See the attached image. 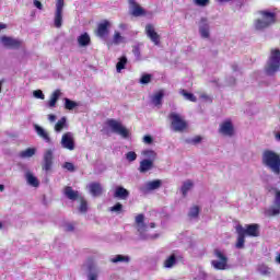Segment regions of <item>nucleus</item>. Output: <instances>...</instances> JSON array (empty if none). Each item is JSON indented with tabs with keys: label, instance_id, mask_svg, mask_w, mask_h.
<instances>
[{
	"label": "nucleus",
	"instance_id": "nucleus-1",
	"mask_svg": "<svg viewBox=\"0 0 280 280\" xmlns=\"http://www.w3.org/2000/svg\"><path fill=\"white\" fill-rule=\"evenodd\" d=\"M261 164L277 176L280 175V155L272 150H265L261 155Z\"/></svg>",
	"mask_w": 280,
	"mask_h": 280
},
{
	"label": "nucleus",
	"instance_id": "nucleus-2",
	"mask_svg": "<svg viewBox=\"0 0 280 280\" xmlns=\"http://www.w3.org/2000/svg\"><path fill=\"white\" fill-rule=\"evenodd\" d=\"M277 22V15L270 11H260V16L254 21V30L256 32H266Z\"/></svg>",
	"mask_w": 280,
	"mask_h": 280
},
{
	"label": "nucleus",
	"instance_id": "nucleus-3",
	"mask_svg": "<svg viewBox=\"0 0 280 280\" xmlns=\"http://www.w3.org/2000/svg\"><path fill=\"white\" fill-rule=\"evenodd\" d=\"M280 71V49L272 48L270 50L267 63L265 66V73L267 75H276Z\"/></svg>",
	"mask_w": 280,
	"mask_h": 280
},
{
	"label": "nucleus",
	"instance_id": "nucleus-4",
	"mask_svg": "<svg viewBox=\"0 0 280 280\" xmlns=\"http://www.w3.org/2000/svg\"><path fill=\"white\" fill-rule=\"evenodd\" d=\"M168 119L171 121V130H173V132H184L187 129V121L183 115L172 112L168 115Z\"/></svg>",
	"mask_w": 280,
	"mask_h": 280
},
{
	"label": "nucleus",
	"instance_id": "nucleus-5",
	"mask_svg": "<svg viewBox=\"0 0 280 280\" xmlns=\"http://www.w3.org/2000/svg\"><path fill=\"white\" fill-rule=\"evenodd\" d=\"M135 229L140 240H152V235L148 234V224H145V215L138 214L135 219Z\"/></svg>",
	"mask_w": 280,
	"mask_h": 280
},
{
	"label": "nucleus",
	"instance_id": "nucleus-6",
	"mask_svg": "<svg viewBox=\"0 0 280 280\" xmlns=\"http://www.w3.org/2000/svg\"><path fill=\"white\" fill-rule=\"evenodd\" d=\"M106 125L108 128H110L112 132L119 135V137H122V139H128V137H130V131L121 124V121L116 119H108Z\"/></svg>",
	"mask_w": 280,
	"mask_h": 280
},
{
	"label": "nucleus",
	"instance_id": "nucleus-7",
	"mask_svg": "<svg viewBox=\"0 0 280 280\" xmlns=\"http://www.w3.org/2000/svg\"><path fill=\"white\" fill-rule=\"evenodd\" d=\"M214 257H217V260L211 261L214 270H229V257L225 256L224 252L214 249Z\"/></svg>",
	"mask_w": 280,
	"mask_h": 280
},
{
	"label": "nucleus",
	"instance_id": "nucleus-8",
	"mask_svg": "<svg viewBox=\"0 0 280 280\" xmlns=\"http://www.w3.org/2000/svg\"><path fill=\"white\" fill-rule=\"evenodd\" d=\"M265 215L267 218L280 215V190L276 191L273 205L265 210Z\"/></svg>",
	"mask_w": 280,
	"mask_h": 280
},
{
	"label": "nucleus",
	"instance_id": "nucleus-9",
	"mask_svg": "<svg viewBox=\"0 0 280 280\" xmlns=\"http://www.w3.org/2000/svg\"><path fill=\"white\" fill-rule=\"evenodd\" d=\"M65 10V0H57L56 1V10L54 16V25L57 30L62 27V12Z\"/></svg>",
	"mask_w": 280,
	"mask_h": 280
},
{
	"label": "nucleus",
	"instance_id": "nucleus-10",
	"mask_svg": "<svg viewBox=\"0 0 280 280\" xmlns=\"http://www.w3.org/2000/svg\"><path fill=\"white\" fill-rule=\"evenodd\" d=\"M60 143L63 150H69L70 152H72V150H75V138L73 137L72 132L63 133Z\"/></svg>",
	"mask_w": 280,
	"mask_h": 280
},
{
	"label": "nucleus",
	"instance_id": "nucleus-11",
	"mask_svg": "<svg viewBox=\"0 0 280 280\" xmlns=\"http://www.w3.org/2000/svg\"><path fill=\"white\" fill-rule=\"evenodd\" d=\"M198 26L201 38H209V36H211V22L208 18H201Z\"/></svg>",
	"mask_w": 280,
	"mask_h": 280
},
{
	"label": "nucleus",
	"instance_id": "nucleus-12",
	"mask_svg": "<svg viewBox=\"0 0 280 280\" xmlns=\"http://www.w3.org/2000/svg\"><path fill=\"white\" fill-rule=\"evenodd\" d=\"M0 43L3 47H7V49H20L21 45H23V40L8 36H2Z\"/></svg>",
	"mask_w": 280,
	"mask_h": 280
},
{
	"label": "nucleus",
	"instance_id": "nucleus-13",
	"mask_svg": "<svg viewBox=\"0 0 280 280\" xmlns=\"http://www.w3.org/2000/svg\"><path fill=\"white\" fill-rule=\"evenodd\" d=\"M101 270L95 264H89L85 269L86 280H100Z\"/></svg>",
	"mask_w": 280,
	"mask_h": 280
},
{
	"label": "nucleus",
	"instance_id": "nucleus-14",
	"mask_svg": "<svg viewBox=\"0 0 280 280\" xmlns=\"http://www.w3.org/2000/svg\"><path fill=\"white\" fill-rule=\"evenodd\" d=\"M144 32L148 36V38H150V40H152V43L156 46L161 45V35H159V33H156V31L154 30V25L152 24H147Z\"/></svg>",
	"mask_w": 280,
	"mask_h": 280
},
{
	"label": "nucleus",
	"instance_id": "nucleus-15",
	"mask_svg": "<svg viewBox=\"0 0 280 280\" xmlns=\"http://www.w3.org/2000/svg\"><path fill=\"white\" fill-rule=\"evenodd\" d=\"M220 135H223L224 137H233L235 132V128L233 127V122L228 119L221 122L219 128Z\"/></svg>",
	"mask_w": 280,
	"mask_h": 280
},
{
	"label": "nucleus",
	"instance_id": "nucleus-16",
	"mask_svg": "<svg viewBox=\"0 0 280 280\" xmlns=\"http://www.w3.org/2000/svg\"><path fill=\"white\" fill-rule=\"evenodd\" d=\"M54 165V151L51 149L46 150L44 153V163L42 168L44 172H51V167Z\"/></svg>",
	"mask_w": 280,
	"mask_h": 280
},
{
	"label": "nucleus",
	"instance_id": "nucleus-17",
	"mask_svg": "<svg viewBox=\"0 0 280 280\" xmlns=\"http://www.w3.org/2000/svg\"><path fill=\"white\" fill-rule=\"evenodd\" d=\"M113 197L117 200H128V198H130V191L122 186H116Z\"/></svg>",
	"mask_w": 280,
	"mask_h": 280
},
{
	"label": "nucleus",
	"instance_id": "nucleus-18",
	"mask_svg": "<svg viewBox=\"0 0 280 280\" xmlns=\"http://www.w3.org/2000/svg\"><path fill=\"white\" fill-rule=\"evenodd\" d=\"M25 180L30 187H40V182L38 177L34 175L31 171H26L24 174Z\"/></svg>",
	"mask_w": 280,
	"mask_h": 280
},
{
	"label": "nucleus",
	"instance_id": "nucleus-19",
	"mask_svg": "<svg viewBox=\"0 0 280 280\" xmlns=\"http://www.w3.org/2000/svg\"><path fill=\"white\" fill-rule=\"evenodd\" d=\"M236 233H237V242H236V248L241 249L244 248V244L246 242L245 237L246 234H244V226L237 225L236 226Z\"/></svg>",
	"mask_w": 280,
	"mask_h": 280
},
{
	"label": "nucleus",
	"instance_id": "nucleus-20",
	"mask_svg": "<svg viewBox=\"0 0 280 280\" xmlns=\"http://www.w3.org/2000/svg\"><path fill=\"white\" fill-rule=\"evenodd\" d=\"M129 5L131 7L132 16H143L145 15V10L137 4V0H129Z\"/></svg>",
	"mask_w": 280,
	"mask_h": 280
},
{
	"label": "nucleus",
	"instance_id": "nucleus-21",
	"mask_svg": "<svg viewBox=\"0 0 280 280\" xmlns=\"http://www.w3.org/2000/svg\"><path fill=\"white\" fill-rule=\"evenodd\" d=\"M244 235H249V237H259V224L254 223L246 225V229H244Z\"/></svg>",
	"mask_w": 280,
	"mask_h": 280
},
{
	"label": "nucleus",
	"instance_id": "nucleus-22",
	"mask_svg": "<svg viewBox=\"0 0 280 280\" xmlns=\"http://www.w3.org/2000/svg\"><path fill=\"white\" fill-rule=\"evenodd\" d=\"M34 130L36 135H38L40 139H43L46 143H51V138L49 137L47 130H45L43 127L38 125H34Z\"/></svg>",
	"mask_w": 280,
	"mask_h": 280
},
{
	"label": "nucleus",
	"instance_id": "nucleus-23",
	"mask_svg": "<svg viewBox=\"0 0 280 280\" xmlns=\"http://www.w3.org/2000/svg\"><path fill=\"white\" fill-rule=\"evenodd\" d=\"M178 264V256L176 254H171L163 262V267L166 269H172Z\"/></svg>",
	"mask_w": 280,
	"mask_h": 280
},
{
	"label": "nucleus",
	"instance_id": "nucleus-24",
	"mask_svg": "<svg viewBox=\"0 0 280 280\" xmlns=\"http://www.w3.org/2000/svg\"><path fill=\"white\" fill-rule=\"evenodd\" d=\"M110 25V22L104 21L103 23L98 24L97 31H96V36L100 38H104L108 34V26Z\"/></svg>",
	"mask_w": 280,
	"mask_h": 280
},
{
	"label": "nucleus",
	"instance_id": "nucleus-25",
	"mask_svg": "<svg viewBox=\"0 0 280 280\" xmlns=\"http://www.w3.org/2000/svg\"><path fill=\"white\" fill-rule=\"evenodd\" d=\"M63 194L68 197L69 200H78V198H82V196H80V192L78 190H73L71 186H67L63 189Z\"/></svg>",
	"mask_w": 280,
	"mask_h": 280
},
{
	"label": "nucleus",
	"instance_id": "nucleus-26",
	"mask_svg": "<svg viewBox=\"0 0 280 280\" xmlns=\"http://www.w3.org/2000/svg\"><path fill=\"white\" fill-rule=\"evenodd\" d=\"M60 95H62V92H60V90H56L50 95V100L47 103V108H56V104L58 103V100H60Z\"/></svg>",
	"mask_w": 280,
	"mask_h": 280
},
{
	"label": "nucleus",
	"instance_id": "nucleus-27",
	"mask_svg": "<svg viewBox=\"0 0 280 280\" xmlns=\"http://www.w3.org/2000/svg\"><path fill=\"white\" fill-rule=\"evenodd\" d=\"M154 168V162L149 160H142L140 162L139 172L141 174H145L147 172H150V170Z\"/></svg>",
	"mask_w": 280,
	"mask_h": 280
},
{
	"label": "nucleus",
	"instance_id": "nucleus-28",
	"mask_svg": "<svg viewBox=\"0 0 280 280\" xmlns=\"http://www.w3.org/2000/svg\"><path fill=\"white\" fill-rule=\"evenodd\" d=\"M163 185V182L161 179H154L151 182H147L144 185L145 191H154L155 189H160V187Z\"/></svg>",
	"mask_w": 280,
	"mask_h": 280
},
{
	"label": "nucleus",
	"instance_id": "nucleus-29",
	"mask_svg": "<svg viewBox=\"0 0 280 280\" xmlns=\"http://www.w3.org/2000/svg\"><path fill=\"white\" fill-rule=\"evenodd\" d=\"M89 190L94 198H96L97 196H102V184L92 183L89 185Z\"/></svg>",
	"mask_w": 280,
	"mask_h": 280
},
{
	"label": "nucleus",
	"instance_id": "nucleus-30",
	"mask_svg": "<svg viewBox=\"0 0 280 280\" xmlns=\"http://www.w3.org/2000/svg\"><path fill=\"white\" fill-rule=\"evenodd\" d=\"M192 187H194V182H191L189 179L184 182L182 185V188H180L182 196L184 198H187V194H189V191H191Z\"/></svg>",
	"mask_w": 280,
	"mask_h": 280
},
{
	"label": "nucleus",
	"instance_id": "nucleus-31",
	"mask_svg": "<svg viewBox=\"0 0 280 280\" xmlns=\"http://www.w3.org/2000/svg\"><path fill=\"white\" fill-rule=\"evenodd\" d=\"M163 91L156 92L152 97L151 102L154 106L161 107V104H163V97H164Z\"/></svg>",
	"mask_w": 280,
	"mask_h": 280
},
{
	"label": "nucleus",
	"instance_id": "nucleus-32",
	"mask_svg": "<svg viewBox=\"0 0 280 280\" xmlns=\"http://www.w3.org/2000/svg\"><path fill=\"white\" fill-rule=\"evenodd\" d=\"M78 43L80 47H89V45H91V36L84 33L78 37Z\"/></svg>",
	"mask_w": 280,
	"mask_h": 280
},
{
	"label": "nucleus",
	"instance_id": "nucleus-33",
	"mask_svg": "<svg viewBox=\"0 0 280 280\" xmlns=\"http://www.w3.org/2000/svg\"><path fill=\"white\" fill-rule=\"evenodd\" d=\"M113 264H130V256L116 255L112 258Z\"/></svg>",
	"mask_w": 280,
	"mask_h": 280
},
{
	"label": "nucleus",
	"instance_id": "nucleus-34",
	"mask_svg": "<svg viewBox=\"0 0 280 280\" xmlns=\"http://www.w3.org/2000/svg\"><path fill=\"white\" fill-rule=\"evenodd\" d=\"M67 128V117H61L55 125V132H62Z\"/></svg>",
	"mask_w": 280,
	"mask_h": 280
},
{
	"label": "nucleus",
	"instance_id": "nucleus-35",
	"mask_svg": "<svg viewBox=\"0 0 280 280\" xmlns=\"http://www.w3.org/2000/svg\"><path fill=\"white\" fill-rule=\"evenodd\" d=\"M142 156H144V161H151L154 163L156 161V152L152 150H144L141 152Z\"/></svg>",
	"mask_w": 280,
	"mask_h": 280
},
{
	"label": "nucleus",
	"instance_id": "nucleus-36",
	"mask_svg": "<svg viewBox=\"0 0 280 280\" xmlns=\"http://www.w3.org/2000/svg\"><path fill=\"white\" fill-rule=\"evenodd\" d=\"M36 154V148H28L20 152V159H32Z\"/></svg>",
	"mask_w": 280,
	"mask_h": 280
},
{
	"label": "nucleus",
	"instance_id": "nucleus-37",
	"mask_svg": "<svg viewBox=\"0 0 280 280\" xmlns=\"http://www.w3.org/2000/svg\"><path fill=\"white\" fill-rule=\"evenodd\" d=\"M126 65H128V58L126 56L120 57L116 65L117 73H121V70L126 69Z\"/></svg>",
	"mask_w": 280,
	"mask_h": 280
},
{
	"label": "nucleus",
	"instance_id": "nucleus-38",
	"mask_svg": "<svg viewBox=\"0 0 280 280\" xmlns=\"http://www.w3.org/2000/svg\"><path fill=\"white\" fill-rule=\"evenodd\" d=\"M63 106L66 108V110H73V108H78L79 104L74 101H71L70 98H63Z\"/></svg>",
	"mask_w": 280,
	"mask_h": 280
},
{
	"label": "nucleus",
	"instance_id": "nucleus-39",
	"mask_svg": "<svg viewBox=\"0 0 280 280\" xmlns=\"http://www.w3.org/2000/svg\"><path fill=\"white\" fill-rule=\"evenodd\" d=\"M198 215H200V207L192 206L188 212V218H190L191 220H196Z\"/></svg>",
	"mask_w": 280,
	"mask_h": 280
},
{
	"label": "nucleus",
	"instance_id": "nucleus-40",
	"mask_svg": "<svg viewBox=\"0 0 280 280\" xmlns=\"http://www.w3.org/2000/svg\"><path fill=\"white\" fill-rule=\"evenodd\" d=\"M179 93L188 102H196L197 101L196 96L192 93L186 92L185 90H180Z\"/></svg>",
	"mask_w": 280,
	"mask_h": 280
},
{
	"label": "nucleus",
	"instance_id": "nucleus-41",
	"mask_svg": "<svg viewBox=\"0 0 280 280\" xmlns=\"http://www.w3.org/2000/svg\"><path fill=\"white\" fill-rule=\"evenodd\" d=\"M109 211H112V213H117V215H119V213H124V205L117 202L114 207L109 208Z\"/></svg>",
	"mask_w": 280,
	"mask_h": 280
},
{
	"label": "nucleus",
	"instance_id": "nucleus-42",
	"mask_svg": "<svg viewBox=\"0 0 280 280\" xmlns=\"http://www.w3.org/2000/svg\"><path fill=\"white\" fill-rule=\"evenodd\" d=\"M258 272L264 277H270L271 269L266 265H261L258 267Z\"/></svg>",
	"mask_w": 280,
	"mask_h": 280
},
{
	"label": "nucleus",
	"instance_id": "nucleus-43",
	"mask_svg": "<svg viewBox=\"0 0 280 280\" xmlns=\"http://www.w3.org/2000/svg\"><path fill=\"white\" fill-rule=\"evenodd\" d=\"M125 38L121 36V34L117 31L114 33L113 43L114 45H120V43H124Z\"/></svg>",
	"mask_w": 280,
	"mask_h": 280
},
{
	"label": "nucleus",
	"instance_id": "nucleus-44",
	"mask_svg": "<svg viewBox=\"0 0 280 280\" xmlns=\"http://www.w3.org/2000/svg\"><path fill=\"white\" fill-rule=\"evenodd\" d=\"M192 3L198 8H207V5L210 3V0H192Z\"/></svg>",
	"mask_w": 280,
	"mask_h": 280
},
{
	"label": "nucleus",
	"instance_id": "nucleus-45",
	"mask_svg": "<svg viewBox=\"0 0 280 280\" xmlns=\"http://www.w3.org/2000/svg\"><path fill=\"white\" fill-rule=\"evenodd\" d=\"M81 203L79 207V211L80 213H86V211L89 210V207L86 205V200H84V198L80 197Z\"/></svg>",
	"mask_w": 280,
	"mask_h": 280
},
{
	"label": "nucleus",
	"instance_id": "nucleus-46",
	"mask_svg": "<svg viewBox=\"0 0 280 280\" xmlns=\"http://www.w3.org/2000/svg\"><path fill=\"white\" fill-rule=\"evenodd\" d=\"M125 158L127 159V161L129 163H132V162L137 161V153L135 151H129L126 153Z\"/></svg>",
	"mask_w": 280,
	"mask_h": 280
},
{
	"label": "nucleus",
	"instance_id": "nucleus-47",
	"mask_svg": "<svg viewBox=\"0 0 280 280\" xmlns=\"http://www.w3.org/2000/svg\"><path fill=\"white\" fill-rule=\"evenodd\" d=\"M132 54H133L136 60H141V49L139 48V46L133 47Z\"/></svg>",
	"mask_w": 280,
	"mask_h": 280
},
{
	"label": "nucleus",
	"instance_id": "nucleus-48",
	"mask_svg": "<svg viewBox=\"0 0 280 280\" xmlns=\"http://www.w3.org/2000/svg\"><path fill=\"white\" fill-rule=\"evenodd\" d=\"M33 97H35L36 100H45V94L42 90H35L33 92Z\"/></svg>",
	"mask_w": 280,
	"mask_h": 280
},
{
	"label": "nucleus",
	"instance_id": "nucleus-49",
	"mask_svg": "<svg viewBox=\"0 0 280 280\" xmlns=\"http://www.w3.org/2000/svg\"><path fill=\"white\" fill-rule=\"evenodd\" d=\"M152 80L151 74H143L140 79L141 84H150V81Z\"/></svg>",
	"mask_w": 280,
	"mask_h": 280
},
{
	"label": "nucleus",
	"instance_id": "nucleus-50",
	"mask_svg": "<svg viewBox=\"0 0 280 280\" xmlns=\"http://www.w3.org/2000/svg\"><path fill=\"white\" fill-rule=\"evenodd\" d=\"M63 168L67 170L68 172H75V166L71 162H66L63 164Z\"/></svg>",
	"mask_w": 280,
	"mask_h": 280
},
{
	"label": "nucleus",
	"instance_id": "nucleus-51",
	"mask_svg": "<svg viewBox=\"0 0 280 280\" xmlns=\"http://www.w3.org/2000/svg\"><path fill=\"white\" fill-rule=\"evenodd\" d=\"M200 141H202V137L197 136L190 140V143H192V145H198V143H200Z\"/></svg>",
	"mask_w": 280,
	"mask_h": 280
},
{
	"label": "nucleus",
	"instance_id": "nucleus-52",
	"mask_svg": "<svg viewBox=\"0 0 280 280\" xmlns=\"http://www.w3.org/2000/svg\"><path fill=\"white\" fill-rule=\"evenodd\" d=\"M34 5H35V8H37V10H43V3H40V1L35 0Z\"/></svg>",
	"mask_w": 280,
	"mask_h": 280
},
{
	"label": "nucleus",
	"instance_id": "nucleus-53",
	"mask_svg": "<svg viewBox=\"0 0 280 280\" xmlns=\"http://www.w3.org/2000/svg\"><path fill=\"white\" fill-rule=\"evenodd\" d=\"M143 141L150 145V143H152V137H150V136H144V137H143Z\"/></svg>",
	"mask_w": 280,
	"mask_h": 280
},
{
	"label": "nucleus",
	"instance_id": "nucleus-54",
	"mask_svg": "<svg viewBox=\"0 0 280 280\" xmlns=\"http://www.w3.org/2000/svg\"><path fill=\"white\" fill-rule=\"evenodd\" d=\"M65 229H66V231L71 232V231H73L74 226H73V224H71V223H67L66 226H65Z\"/></svg>",
	"mask_w": 280,
	"mask_h": 280
},
{
	"label": "nucleus",
	"instance_id": "nucleus-55",
	"mask_svg": "<svg viewBox=\"0 0 280 280\" xmlns=\"http://www.w3.org/2000/svg\"><path fill=\"white\" fill-rule=\"evenodd\" d=\"M48 121H50V124H54V121H56V115L49 114L48 115Z\"/></svg>",
	"mask_w": 280,
	"mask_h": 280
},
{
	"label": "nucleus",
	"instance_id": "nucleus-56",
	"mask_svg": "<svg viewBox=\"0 0 280 280\" xmlns=\"http://www.w3.org/2000/svg\"><path fill=\"white\" fill-rule=\"evenodd\" d=\"M199 279H207V272L199 271Z\"/></svg>",
	"mask_w": 280,
	"mask_h": 280
},
{
	"label": "nucleus",
	"instance_id": "nucleus-57",
	"mask_svg": "<svg viewBox=\"0 0 280 280\" xmlns=\"http://www.w3.org/2000/svg\"><path fill=\"white\" fill-rule=\"evenodd\" d=\"M119 30H128V25L127 24H119Z\"/></svg>",
	"mask_w": 280,
	"mask_h": 280
},
{
	"label": "nucleus",
	"instance_id": "nucleus-58",
	"mask_svg": "<svg viewBox=\"0 0 280 280\" xmlns=\"http://www.w3.org/2000/svg\"><path fill=\"white\" fill-rule=\"evenodd\" d=\"M7 28H8V25H7V24L0 23V32H1V30H7Z\"/></svg>",
	"mask_w": 280,
	"mask_h": 280
},
{
	"label": "nucleus",
	"instance_id": "nucleus-59",
	"mask_svg": "<svg viewBox=\"0 0 280 280\" xmlns=\"http://www.w3.org/2000/svg\"><path fill=\"white\" fill-rule=\"evenodd\" d=\"M232 69H233V71H240V67H237V65H233Z\"/></svg>",
	"mask_w": 280,
	"mask_h": 280
},
{
	"label": "nucleus",
	"instance_id": "nucleus-60",
	"mask_svg": "<svg viewBox=\"0 0 280 280\" xmlns=\"http://www.w3.org/2000/svg\"><path fill=\"white\" fill-rule=\"evenodd\" d=\"M0 191H5V186L3 184H0Z\"/></svg>",
	"mask_w": 280,
	"mask_h": 280
},
{
	"label": "nucleus",
	"instance_id": "nucleus-61",
	"mask_svg": "<svg viewBox=\"0 0 280 280\" xmlns=\"http://www.w3.org/2000/svg\"><path fill=\"white\" fill-rule=\"evenodd\" d=\"M276 261H277V264H280V254L277 255Z\"/></svg>",
	"mask_w": 280,
	"mask_h": 280
},
{
	"label": "nucleus",
	"instance_id": "nucleus-62",
	"mask_svg": "<svg viewBox=\"0 0 280 280\" xmlns=\"http://www.w3.org/2000/svg\"><path fill=\"white\" fill-rule=\"evenodd\" d=\"M150 229H156V223H150Z\"/></svg>",
	"mask_w": 280,
	"mask_h": 280
},
{
	"label": "nucleus",
	"instance_id": "nucleus-63",
	"mask_svg": "<svg viewBox=\"0 0 280 280\" xmlns=\"http://www.w3.org/2000/svg\"><path fill=\"white\" fill-rule=\"evenodd\" d=\"M201 100H209V97L207 96V94H202Z\"/></svg>",
	"mask_w": 280,
	"mask_h": 280
},
{
	"label": "nucleus",
	"instance_id": "nucleus-64",
	"mask_svg": "<svg viewBox=\"0 0 280 280\" xmlns=\"http://www.w3.org/2000/svg\"><path fill=\"white\" fill-rule=\"evenodd\" d=\"M277 141H280V132L276 135Z\"/></svg>",
	"mask_w": 280,
	"mask_h": 280
}]
</instances>
